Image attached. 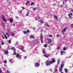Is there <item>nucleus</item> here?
<instances>
[{
	"mask_svg": "<svg viewBox=\"0 0 73 73\" xmlns=\"http://www.w3.org/2000/svg\"><path fill=\"white\" fill-rule=\"evenodd\" d=\"M31 38H34V36L33 35H31Z\"/></svg>",
	"mask_w": 73,
	"mask_h": 73,
	"instance_id": "6ab92c4d",
	"label": "nucleus"
},
{
	"mask_svg": "<svg viewBox=\"0 0 73 73\" xmlns=\"http://www.w3.org/2000/svg\"><path fill=\"white\" fill-rule=\"evenodd\" d=\"M4 66H5V67H7V65L5 64L4 65Z\"/></svg>",
	"mask_w": 73,
	"mask_h": 73,
	"instance_id": "052dcab7",
	"label": "nucleus"
},
{
	"mask_svg": "<svg viewBox=\"0 0 73 73\" xmlns=\"http://www.w3.org/2000/svg\"><path fill=\"white\" fill-rule=\"evenodd\" d=\"M1 45H3L4 44V42H1Z\"/></svg>",
	"mask_w": 73,
	"mask_h": 73,
	"instance_id": "4c0bfd02",
	"label": "nucleus"
},
{
	"mask_svg": "<svg viewBox=\"0 0 73 73\" xmlns=\"http://www.w3.org/2000/svg\"><path fill=\"white\" fill-rule=\"evenodd\" d=\"M2 26L4 28H5V25H2Z\"/></svg>",
	"mask_w": 73,
	"mask_h": 73,
	"instance_id": "79ce46f5",
	"label": "nucleus"
},
{
	"mask_svg": "<svg viewBox=\"0 0 73 73\" xmlns=\"http://www.w3.org/2000/svg\"><path fill=\"white\" fill-rule=\"evenodd\" d=\"M7 3H9V4H10V3H11V1H10L9 0H8L7 1Z\"/></svg>",
	"mask_w": 73,
	"mask_h": 73,
	"instance_id": "a211bd4d",
	"label": "nucleus"
},
{
	"mask_svg": "<svg viewBox=\"0 0 73 73\" xmlns=\"http://www.w3.org/2000/svg\"><path fill=\"white\" fill-rule=\"evenodd\" d=\"M70 15H71L72 16V13H70V14H68V16L69 17H70Z\"/></svg>",
	"mask_w": 73,
	"mask_h": 73,
	"instance_id": "4be33fe9",
	"label": "nucleus"
},
{
	"mask_svg": "<svg viewBox=\"0 0 73 73\" xmlns=\"http://www.w3.org/2000/svg\"><path fill=\"white\" fill-rule=\"evenodd\" d=\"M57 71H58V70L57 69H56L55 70L56 72Z\"/></svg>",
	"mask_w": 73,
	"mask_h": 73,
	"instance_id": "864d4df0",
	"label": "nucleus"
},
{
	"mask_svg": "<svg viewBox=\"0 0 73 73\" xmlns=\"http://www.w3.org/2000/svg\"><path fill=\"white\" fill-rule=\"evenodd\" d=\"M52 45H53V44H50V46H52Z\"/></svg>",
	"mask_w": 73,
	"mask_h": 73,
	"instance_id": "680f3d73",
	"label": "nucleus"
},
{
	"mask_svg": "<svg viewBox=\"0 0 73 73\" xmlns=\"http://www.w3.org/2000/svg\"><path fill=\"white\" fill-rule=\"evenodd\" d=\"M8 53H9V52H8V50H6L4 54H8Z\"/></svg>",
	"mask_w": 73,
	"mask_h": 73,
	"instance_id": "0eeeda50",
	"label": "nucleus"
},
{
	"mask_svg": "<svg viewBox=\"0 0 73 73\" xmlns=\"http://www.w3.org/2000/svg\"><path fill=\"white\" fill-rule=\"evenodd\" d=\"M61 73H64L62 72H61Z\"/></svg>",
	"mask_w": 73,
	"mask_h": 73,
	"instance_id": "774afa93",
	"label": "nucleus"
},
{
	"mask_svg": "<svg viewBox=\"0 0 73 73\" xmlns=\"http://www.w3.org/2000/svg\"><path fill=\"white\" fill-rule=\"evenodd\" d=\"M71 27H73V24H72V25H71Z\"/></svg>",
	"mask_w": 73,
	"mask_h": 73,
	"instance_id": "e2e57ef3",
	"label": "nucleus"
},
{
	"mask_svg": "<svg viewBox=\"0 0 73 73\" xmlns=\"http://www.w3.org/2000/svg\"><path fill=\"white\" fill-rule=\"evenodd\" d=\"M51 60H47L46 61L45 63L46 66H48L50 65L51 64H53V63H54V62H56V60L54 58H52Z\"/></svg>",
	"mask_w": 73,
	"mask_h": 73,
	"instance_id": "f257e3e1",
	"label": "nucleus"
},
{
	"mask_svg": "<svg viewBox=\"0 0 73 73\" xmlns=\"http://www.w3.org/2000/svg\"><path fill=\"white\" fill-rule=\"evenodd\" d=\"M27 56H25V57H24V58L25 59H26V58H27Z\"/></svg>",
	"mask_w": 73,
	"mask_h": 73,
	"instance_id": "c03bdc74",
	"label": "nucleus"
},
{
	"mask_svg": "<svg viewBox=\"0 0 73 73\" xmlns=\"http://www.w3.org/2000/svg\"><path fill=\"white\" fill-rule=\"evenodd\" d=\"M62 68H61V67H60L59 69V71L60 72H62Z\"/></svg>",
	"mask_w": 73,
	"mask_h": 73,
	"instance_id": "f8f14e48",
	"label": "nucleus"
},
{
	"mask_svg": "<svg viewBox=\"0 0 73 73\" xmlns=\"http://www.w3.org/2000/svg\"><path fill=\"white\" fill-rule=\"evenodd\" d=\"M22 8H23V9H25V8H24V7H23Z\"/></svg>",
	"mask_w": 73,
	"mask_h": 73,
	"instance_id": "13d9d810",
	"label": "nucleus"
},
{
	"mask_svg": "<svg viewBox=\"0 0 73 73\" xmlns=\"http://www.w3.org/2000/svg\"><path fill=\"white\" fill-rule=\"evenodd\" d=\"M71 12H73V9H71Z\"/></svg>",
	"mask_w": 73,
	"mask_h": 73,
	"instance_id": "6e6d98bb",
	"label": "nucleus"
},
{
	"mask_svg": "<svg viewBox=\"0 0 73 73\" xmlns=\"http://www.w3.org/2000/svg\"><path fill=\"white\" fill-rule=\"evenodd\" d=\"M63 4H64V2H63Z\"/></svg>",
	"mask_w": 73,
	"mask_h": 73,
	"instance_id": "338daca9",
	"label": "nucleus"
},
{
	"mask_svg": "<svg viewBox=\"0 0 73 73\" xmlns=\"http://www.w3.org/2000/svg\"><path fill=\"white\" fill-rule=\"evenodd\" d=\"M35 67H38L40 66V63H35Z\"/></svg>",
	"mask_w": 73,
	"mask_h": 73,
	"instance_id": "20e7f679",
	"label": "nucleus"
},
{
	"mask_svg": "<svg viewBox=\"0 0 73 73\" xmlns=\"http://www.w3.org/2000/svg\"><path fill=\"white\" fill-rule=\"evenodd\" d=\"M41 41L42 43H43V40H41Z\"/></svg>",
	"mask_w": 73,
	"mask_h": 73,
	"instance_id": "a18cd8bd",
	"label": "nucleus"
},
{
	"mask_svg": "<svg viewBox=\"0 0 73 73\" xmlns=\"http://www.w3.org/2000/svg\"><path fill=\"white\" fill-rule=\"evenodd\" d=\"M62 64H61L60 68H64V63H65V62L62 61Z\"/></svg>",
	"mask_w": 73,
	"mask_h": 73,
	"instance_id": "7ed1b4c3",
	"label": "nucleus"
},
{
	"mask_svg": "<svg viewBox=\"0 0 73 73\" xmlns=\"http://www.w3.org/2000/svg\"><path fill=\"white\" fill-rule=\"evenodd\" d=\"M54 18H55V19H56L57 20H58V18L57 17L56 15H54Z\"/></svg>",
	"mask_w": 73,
	"mask_h": 73,
	"instance_id": "1a4fd4ad",
	"label": "nucleus"
},
{
	"mask_svg": "<svg viewBox=\"0 0 73 73\" xmlns=\"http://www.w3.org/2000/svg\"><path fill=\"white\" fill-rule=\"evenodd\" d=\"M44 47H45V48H46V47H47V46H48V44H45L44 45Z\"/></svg>",
	"mask_w": 73,
	"mask_h": 73,
	"instance_id": "dca6fc26",
	"label": "nucleus"
},
{
	"mask_svg": "<svg viewBox=\"0 0 73 73\" xmlns=\"http://www.w3.org/2000/svg\"><path fill=\"white\" fill-rule=\"evenodd\" d=\"M24 47H22L21 48V49L22 50H24Z\"/></svg>",
	"mask_w": 73,
	"mask_h": 73,
	"instance_id": "37998d69",
	"label": "nucleus"
},
{
	"mask_svg": "<svg viewBox=\"0 0 73 73\" xmlns=\"http://www.w3.org/2000/svg\"><path fill=\"white\" fill-rule=\"evenodd\" d=\"M40 23H41V24H43L44 23V22L43 21L41 20L40 21Z\"/></svg>",
	"mask_w": 73,
	"mask_h": 73,
	"instance_id": "b1692460",
	"label": "nucleus"
},
{
	"mask_svg": "<svg viewBox=\"0 0 73 73\" xmlns=\"http://www.w3.org/2000/svg\"><path fill=\"white\" fill-rule=\"evenodd\" d=\"M10 48L9 47H7V49L9 50V49H10V48Z\"/></svg>",
	"mask_w": 73,
	"mask_h": 73,
	"instance_id": "49530a36",
	"label": "nucleus"
},
{
	"mask_svg": "<svg viewBox=\"0 0 73 73\" xmlns=\"http://www.w3.org/2000/svg\"><path fill=\"white\" fill-rule=\"evenodd\" d=\"M13 54L14 55H16V52H15V51H14V53H13Z\"/></svg>",
	"mask_w": 73,
	"mask_h": 73,
	"instance_id": "ea45409f",
	"label": "nucleus"
},
{
	"mask_svg": "<svg viewBox=\"0 0 73 73\" xmlns=\"http://www.w3.org/2000/svg\"><path fill=\"white\" fill-rule=\"evenodd\" d=\"M2 38L3 39H4V36H3V35H2Z\"/></svg>",
	"mask_w": 73,
	"mask_h": 73,
	"instance_id": "09e8293b",
	"label": "nucleus"
},
{
	"mask_svg": "<svg viewBox=\"0 0 73 73\" xmlns=\"http://www.w3.org/2000/svg\"><path fill=\"white\" fill-rule=\"evenodd\" d=\"M66 50V47H64L63 48V50Z\"/></svg>",
	"mask_w": 73,
	"mask_h": 73,
	"instance_id": "cd10ccee",
	"label": "nucleus"
},
{
	"mask_svg": "<svg viewBox=\"0 0 73 73\" xmlns=\"http://www.w3.org/2000/svg\"><path fill=\"white\" fill-rule=\"evenodd\" d=\"M31 32V31H30L29 30H27V33H29Z\"/></svg>",
	"mask_w": 73,
	"mask_h": 73,
	"instance_id": "aec40b11",
	"label": "nucleus"
},
{
	"mask_svg": "<svg viewBox=\"0 0 73 73\" xmlns=\"http://www.w3.org/2000/svg\"><path fill=\"white\" fill-rule=\"evenodd\" d=\"M59 49H60V47L58 46L57 47V50H59Z\"/></svg>",
	"mask_w": 73,
	"mask_h": 73,
	"instance_id": "a19ab883",
	"label": "nucleus"
},
{
	"mask_svg": "<svg viewBox=\"0 0 73 73\" xmlns=\"http://www.w3.org/2000/svg\"><path fill=\"white\" fill-rule=\"evenodd\" d=\"M59 63V62H57V65H59V64H60V63Z\"/></svg>",
	"mask_w": 73,
	"mask_h": 73,
	"instance_id": "5fc2aeb1",
	"label": "nucleus"
},
{
	"mask_svg": "<svg viewBox=\"0 0 73 73\" xmlns=\"http://www.w3.org/2000/svg\"><path fill=\"white\" fill-rule=\"evenodd\" d=\"M38 41L37 40H36L35 41H34V43L35 44H37V42Z\"/></svg>",
	"mask_w": 73,
	"mask_h": 73,
	"instance_id": "9d476101",
	"label": "nucleus"
},
{
	"mask_svg": "<svg viewBox=\"0 0 73 73\" xmlns=\"http://www.w3.org/2000/svg\"><path fill=\"white\" fill-rule=\"evenodd\" d=\"M29 11L27 12V14L26 15V16H28V15H29Z\"/></svg>",
	"mask_w": 73,
	"mask_h": 73,
	"instance_id": "4468645a",
	"label": "nucleus"
},
{
	"mask_svg": "<svg viewBox=\"0 0 73 73\" xmlns=\"http://www.w3.org/2000/svg\"><path fill=\"white\" fill-rule=\"evenodd\" d=\"M33 9L34 11H36V8H33Z\"/></svg>",
	"mask_w": 73,
	"mask_h": 73,
	"instance_id": "5701e85b",
	"label": "nucleus"
},
{
	"mask_svg": "<svg viewBox=\"0 0 73 73\" xmlns=\"http://www.w3.org/2000/svg\"><path fill=\"white\" fill-rule=\"evenodd\" d=\"M29 3V1H27V2L26 3V5H27Z\"/></svg>",
	"mask_w": 73,
	"mask_h": 73,
	"instance_id": "412c9836",
	"label": "nucleus"
},
{
	"mask_svg": "<svg viewBox=\"0 0 73 73\" xmlns=\"http://www.w3.org/2000/svg\"><path fill=\"white\" fill-rule=\"evenodd\" d=\"M52 39L48 38V44H50L52 42Z\"/></svg>",
	"mask_w": 73,
	"mask_h": 73,
	"instance_id": "39448f33",
	"label": "nucleus"
},
{
	"mask_svg": "<svg viewBox=\"0 0 73 73\" xmlns=\"http://www.w3.org/2000/svg\"><path fill=\"white\" fill-rule=\"evenodd\" d=\"M1 72H2V71H1V70H0V73H1Z\"/></svg>",
	"mask_w": 73,
	"mask_h": 73,
	"instance_id": "603ef678",
	"label": "nucleus"
},
{
	"mask_svg": "<svg viewBox=\"0 0 73 73\" xmlns=\"http://www.w3.org/2000/svg\"><path fill=\"white\" fill-rule=\"evenodd\" d=\"M10 23H12L13 22V19H12V18H11L10 19Z\"/></svg>",
	"mask_w": 73,
	"mask_h": 73,
	"instance_id": "6e6552de",
	"label": "nucleus"
},
{
	"mask_svg": "<svg viewBox=\"0 0 73 73\" xmlns=\"http://www.w3.org/2000/svg\"><path fill=\"white\" fill-rule=\"evenodd\" d=\"M11 36H15V34L13 33H12L11 34Z\"/></svg>",
	"mask_w": 73,
	"mask_h": 73,
	"instance_id": "7c9ffc66",
	"label": "nucleus"
},
{
	"mask_svg": "<svg viewBox=\"0 0 73 73\" xmlns=\"http://www.w3.org/2000/svg\"><path fill=\"white\" fill-rule=\"evenodd\" d=\"M20 57L21 56L20 54L18 53H17L16 55V57H17V58H20Z\"/></svg>",
	"mask_w": 73,
	"mask_h": 73,
	"instance_id": "423d86ee",
	"label": "nucleus"
},
{
	"mask_svg": "<svg viewBox=\"0 0 73 73\" xmlns=\"http://www.w3.org/2000/svg\"><path fill=\"white\" fill-rule=\"evenodd\" d=\"M60 62V60H58V62Z\"/></svg>",
	"mask_w": 73,
	"mask_h": 73,
	"instance_id": "8fccbe9b",
	"label": "nucleus"
},
{
	"mask_svg": "<svg viewBox=\"0 0 73 73\" xmlns=\"http://www.w3.org/2000/svg\"><path fill=\"white\" fill-rule=\"evenodd\" d=\"M9 44H11V40H9Z\"/></svg>",
	"mask_w": 73,
	"mask_h": 73,
	"instance_id": "e433bc0d",
	"label": "nucleus"
},
{
	"mask_svg": "<svg viewBox=\"0 0 73 73\" xmlns=\"http://www.w3.org/2000/svg\"><path fill=\"white\" fill-rule=\"evenodd\" d=\"M7 61L6 60H5L4 61V63H5V64H7Z\"/></svg>",
	"mask_w": 73,
	"mask_h": 73,
	"instance_id": "2f4dec72",
	"label": "nucleus"
},
{
	"mask_svg": "<svg viewBox=\"0 0 73 73\" xmlns=\"http://www.w3.org/2000/svg\"><path fill=\"white\" fill-rule=\"evenodd\" d=\"M16 19H18V17H17V16H16L15 17Z\"/></svg>",
	"mask_w": 73,
	"mask_h": 73,
	"instance_id": "bf43d9fd",
	"label": "nucleus"
},
{
	"mask_svg": "<svg viewBox=\"0 0 73 73\" xmlns=\"http://www.w3.org/2000/svg\"><path fill=\"white\" fill-rule=\"evenodd\" d=\"M44 57H46V58H48V55H45L44 56Z\"/></svg>",
	"mask_w": 73,
	"mask_h": 73,
	"instance_id": "a878e982",
	"label": "nucleus"
},
{
	"mask_svg": "<svg viewBox=\"0 0 73 73\" xmlns=\"http://www.w3.org/2000/svg\"><path fill=\"white\" fill-rule=\"evenodd\" d=\"M26 33H27V31H24V34L25 35V34H26Z\"/></svg>",
	"mask_w": 73,
	"mask_h": 73,
	"instance_id": "58836bf2",
	"label": "nucleus"
},
{
	"mask_svg": "<svg viewBox=\"0 0 73 73\" xmlns=\"http://www.w3.org/2000/svg\"><path fill=\"white\" fill-rule=\"evenodd\" d=\"M5 38L6 39H8V37H7V36L5 34Z\"/></svg>",
	"mask_w": 73,
	"mask_h": 73,
	"instance_id": "2eb2a0df",
	"label": "nucleus"
},
{
	"mask_svg": "<svg viewBox=\"0 0 73 73\" xmlns=\"http://www.w3.org/2000/svg\"><path fill=\"white\" fill-rule=\"evenodd\" d=\"M2 19L3 21H4V22H6L7 21V19L5 18L4 15L2 16Z\"/></svg>",
	"mask_w": 73,
	"mask_h": 73,
	"instance_id": "f03ea898",
	"label": "nucleus"
},
{
	"mask_svg": "<svg viewBox=\"0 0 73 73\" xmlns=\"http://www.w3.org/2000/svg\"><path fill=\"white\" fill-rule=\"evenodd\" d=\"M34 4H35V3L34 2H32L31 4V5H34Z\"/></svg>",
	"mask_w": 73,
	"mask_h": 73,
	"instance_id": "c85d7f7f",
	"label": "nucleus"
},
{
	"mask_svg": "<svg viewBox=\"0 0 73 73\" xmlns=\"http://www.w3.org/2000/svg\"><path fill=\"white\" fill-rule=\"evenodd\" d=\"M2 25H5V23H4V22H2Z\"/></svg>",
	"mask_w": 73,
	"mask_h": 73,
	"instance_id": "f704fd0d",
	"label": "nucleus"
},
{
	"mask_svg": "<svg viewBox=\"0 0 73 73\" xmlns=\"http://www.w3.org/2000/svg\"><path fill=\"white\" fill-rule=\"evenodd\" d=\"M52 36H53V35H50L49 36V37H52Z\"/></svg>",
	"mask_w": 73,
	"mask_h": 73,
	"instance_id": "c9c22d12",
	"label": "nucleus"
},
{
	"mask_svg": "<svg viewBox=\"0 0 73 73\" xmlns=\"http://www.w3.org/2000/svg\"><path fill=\"white\" fill-rule=\"evenodd\" d=\"M45 25H46V27H49V25H48V24H45Z\"/></svg>",
	"mask_w": 73,
	"mask_h": 73,
	"instance_id": "473e14b6",
	"label": "nucleus"
},
{
	"mask_svg": "<svg viewBox=\"0 0 73 73\" xmlns=\"http://www.w3.org/2000/svg\"><path fill=\"white\" fill-rule=\"evenodd\" d=\"M37 20V17H35V20Z\"/></svg>",
	"mask_w": 73,
	"mask_h": 73,
	"instance_id": "0e129e2a",
	"label": "nucleus"
},
{
	"mask_svg": "<svg viewBox=\"0 0 73 73\" xmlns=\"http://www.w3.org/2000/svg\"><path fill=\"white\" fill-rule=\"evenodd\" d=\"M12 60H9V62H12Z\"/></svg>",
	"mask_w": 73,
	"mask_h": 73,
	"instance_id": "3c124183",
	"label": "nucleus"
},
{
	"mask_svg": "<svg viewBox=\"0 0 73 73\" xmlns=\"http://www.w3.org/2000/svg\"><path fill=\"white\" fill-rule=\"evenodd\" d=\"M12 50H13L14 51V52H15V48H14V47H12Z\"/></svg>",
	"mask_w": 73,
	"mask_h": 73,
	"instance_id": "c756f323",
	"label": "nucleus"
},
{
	"mask_svg": "<svg viewBox=\"0 0 73 73\" xmlns=\"http://www.w3.org/2000/svg\"><path fill=\"white\" fill-rule=\"evenodd\" d=\"M40 40H43V36H40Z\"/></svg>",
	"mask_w": 73,
	"mask_h": 73,
	"instance_id": "f3484780",
	"label": "nucleus"
},
{
	"mask_svg": "<svg viewBox=\"0 0 73 73\" xmlns=\"http://www.w3.org/2000/svg\"><path fill=\"white\" fill-rule=\"evenodd\" d=\"M66 29L65 28L64 29L63 31H64V32H65V31H66Z\"/></svg>",
	"mask_w": 73,
	"mask_h": 73,
	"instance_id": "72a5a7b5",
	"label": "nucleus"
},
{
	"mask_svg": "<svg viewBox=\"0 0 73 73\" xmlns=\"http://www.w3.org/2000/svg\"><path fill=\"white\" fill-rule=\"evenodd\" d=\"M42 52L43 54H45V52L44 50H42Z\"/></svg>",
	"mask_w": 73,
	"mask_h": 73,
	"instance_id": "393cba45",
	"label": "nucleus"
},
{
	"mask_svg": "<svg viewBox=\"0 0 73 73\" xmlns=\"http://www.w3.org/2000/svg\"><path fill=\"white\" fill-rule=\"evenodd\" d=\"M64 52V51H62L61 52V55H62L63 54V52Z\"/></svg>",
	"mask_w": 73,
	"mask_h": 73,
	"instance_id": "bb28decb",
	"label": "nucleus"
},
{
	"mask_svg": "<svg viewBox=\"0 0 73 73\" xmlns=\"http://www.w3.org/2000/svg\"><path fill=\"white\" fill-rule=\"evenodd\" d=\"M60 36V35L59 34H58L57 35V37H58V36Z\"/></svg>",
	"mask_w": 73,
	"mask_h": 73,
	"instance_id": "4d7b16f0",
	"label": "nucleus"
},
{
	"mask_svg": "<svg viewBox=\"0 0 73 73\" xmlns=\"http://www.w3.org/2000/svg\"><path fill=\"white\" fill-rule=\"evenodd\" d=\"M23 50V52H25L26 51H25V50Z\"/></svg>",
	"mask_w": 73,
	"mask_h": 73,
	"instance_id": "de8ad7c7",
	"label": "nucleus"
},
{
	"mask_svg": "<svg viewBox=\"0 0 73 73\" xmlns=\"http://www.w3.org/2000/svg\"><path fill=\"white\" fill-rule=\"evenodd\" d=\"M6 34L7 35L8 37H9V36H10V35H9V34H8V33H6Z\"/></svg>",
	"mask_w": 73,
	"mask_h": 73,
	"instance_id": "9b49d317",
	"label": "nucleus"
},
{
	"mask_svg": "<svg viewBox=\"0 0 73 73\" xmlns=\"http://www.w3.org/2000/svg\"><path fill=\"white\" fill-rule=\"evenodd\" d=\"M65 71L66 73H68V69H66V68H65Z\"/></svg>",
	"mask_w": 73,
	"mask_h": 73,
	"instance_id": "ddd939ff",
	"label": "nucleus"
},
{
	"mask_svg": "<svg viewBox=\"0 0 73 73\" xmlns=\"http://www.w3.org/2000/svg\"><path fill=\"white\" fill-rule=\"evenodd\" d=\"M7 71L8 72V73H9V72L8 71V70H7Z\"/></svg>",
	"mask_w": 73,
	"mask_h": 73,
	"instance_id": "69168bd1",
	"label": "nucleus"
}]
</instances>
